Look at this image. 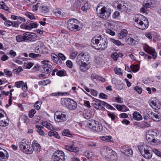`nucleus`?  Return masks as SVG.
I'll return each instance as SVG.
<instances>
[{
    "instance_id": "obj_1",
    "label": "nucleus",
    "mask_w": 161,
    "mask_h": 161,
    "mask_svg": "<svg viewBox=\"0 0 161 161\" xmlns=\"http://www.w3.org/2000/svg\"><path fill=\"white\" fill-rule=\"evenodd\" d=\"M108 43L107 38L101 35L94 36L91 41V45L95 49L100 50L106 48Z\"/></svg>"
},
{
    "instance_id": "obj_2",
    "label": "nucleus",
    "mask_w": 161,
    "mask_h": 161,
    "mask_svg": "<svg viewBox=\"0 0 161 161\" xmlns=\"http://www.w3.org/2000/svg\"><path fill=\"white\" fill-rule=\"evenodd\" d=\"M142 18L140 17H135L133 19L134 25L139 29L144 30L147 29L149 26V22L147 19L145 17Z\"/></svg>"
},
{
    "instance_id": "obj_3",
    "label": "nucleus",
    "mask_w": 161,
    "mask_h": 161,
    "mask_svg": "<svg viewBox=\"0 0 161 161\" xmlns=\"http://www.w3.org/2000/svg\"><path fill=\"white\" fill-rule=\"evenodd\" d=\"M138 149L143 157L147 159H150L152 156L151 152L150 151L152 150V147L147 145L143 146L139 145Z\"/></svg>"
},
{
    "instance_id": "obj_4",
    "label": "nucleus",
    "mask_w": 161,
    "mask_h": 161,
    "mask_svg": "<svg viewBox=\"0 0 161 161\" xmlns=\"http://www.w3.org/2000/svg\"><path fill=\"white\" fill-rule=\"evenodd\" d=\"M88 125L89 128L95 132H100L103 130L102 124L94 120L90 121L88 123Z\"/></svg>"
},
{
    "instance_id": "obj_5",
    "label": "nucleus",
    "mask_w": 161,
    "mask_h": 161,
    "mask_svg": "<svg viewBox=\"0 0 161 161\" xmlns=\"http://www.w3.org/2000/svg\"><path fill=\"white\" fill-rule=\"evenodd\" d=\"M97 11L98 16L104 19H108L111 13L110 11L105 7H103L99 10H98V7H97Z\"/></svg>"
},
{
    "instance_id": "obj_6",
    "label": "nucleus",
    "mask_w": 161,
    "mask_h": 161,
    "mask_svg": "<svg viewBox=\"0 0 161 161\" xmlns=\"http://www.w3.org/2000/svg\"><path fill=\"white\" fill-rule=\"evenodd\" d=\"M19 147L23 152L27 154L32 153L34 150L32 146L26 143L25 142H20L19 143Z\"/></svg>"
},
{
    "instance_id": "obj_7",
    "label": "nucleus",
    "mask_w": 161,
    "mask_h": 161,
    "mask_svg": "<svg viewBox=\"0 0 161 161\" xmlns=\"http://www.w3.org/2000/svg\"><path fill=\"white\" fill-rule=\"evenodd\" d=\"M64 153L60 150L55 151L52 157V161H64Z\"/></svg>"
},
{
    "instance_id": "obj_8",
    "label": "nucleus",
    "mask_w": 161,
    "mask_h": 161,
    "mask_svg": "<svg viewBox=\"0 0 161 161\" xmlns=\"http://www.w3.org/2000/svg\"><path fill=\"white\" fill-rule=\"evenodd\" d=\"M54 119L57 122H62L66 120V115L64 112L56 111L54 114Z\"/></svg>"
},
{
    "instance_id": "obj_9",
    "label": "nucleus",
    "mask_w": 161,
    "mask_h": 161,
    "mask_svg": "<svg viewBox=\"0 0 161 161\" xmlns=\"http://www.w3.org/2000/svg\"><path fill=\"white\" fill-rule=\"evenodd\" d=\"M76 62L78 64H80L82 62L90 63L89 58L83 52L79 54L77 56Z\"/></svg>"
},
{
    "instance_id": "obj_10",
    "label": "nucleus",
    "mask_w": 161,
    "mask_h": 161,
    "mask_svg": "<svg viewBox=\"0 0 161 161\" xmlns=\"http://www.w3.org/2000/svg\"><path fill=\"white\" fill-rule=\"evenodd\" d=\"M75 20L77 21V19H69L68 21L67 27L69 30L74 31H76L79 30V26L75 24Z\"/></svg>"
},
{
    "instance_id": "obj_11",
    "label": "nucleus",
    "mask_w": 161,
    "mask_h": 161,
    "mask_svg": "<svg viewBox=\"0 0 161 161\" xmlns=\"http://www.w3.org/2000/svg\"><path fill=\"white\" fill-rule=\"evenodd\" d=\"M144 51L148 54H151L153 58L155 59L157 56V54L155 50V49L149 46L148 45H146L144 47Z\"/></svg>"
},
{
    "instance_id": "obj_12",
    "label": "nucleus",
    "mask_w": 161,
    "mask_h": 161,
    "mask_svg": "<svg viewBox=\"0 0 161 161\" xmlns=\"http://www.w3.org/2000/svg\"><path fill=\"white\" fill-rule=\"evenodd\" d=\"M46 62L47 61H42L43 65L42 66L41 70L42 72L48 74L51 71L52 66L50 65L47 64Z\"/></svg>"
},
{
    "instance_id": "obj_13",
    "label": "nucleus",
    "mask_w": 161,
    "mask_h": 161,
    "mask_svg": "<svg viewBox=\"0 0 161 161\" xmlns=\"http://www.w3.org/2000/svg\"><path fill=\"white\" fill-rule=\"evenodd\" d=\"M112 152V149L107 147H104L101 149V153L102 156L107 159Z\"/></svg>"
},
{
    "instance_id": "obj_14",
    "label": "nucleus",
    "mask_w": 161,
    "mask_h": 161,
    "mask_svg": "<svg viewBox=\"0 0 161 161\" xmlns=\"http://www.w3.org/2000/svg\"><path fill=\"white\" fill-rule=\"evenodd\" d=\"M67 101L68 103L66 104V106L68 108L72 110L76 109L77 104L75 101L70 99H67Z\"/></svg>"
},
{
    "instance_id": "obj_15",
    "label": "nucleus",
    "mask_w": 161,
    "mask_h": 161,
    "mask_svg": "<svg viewBox=\"0 0 161 161\" xmlns=\"http://www.w3.org/2000/svg\"><path fill=\"white\" fill-rule=\"evenodd\" d=\"M53 15L56 16L63 18L66 16L67 14L61 9L59 8H56L53 10Z\"/></svg>"
},
{
    "instance_id": "obj_16",
    "label": "nucleus",
    "mask_w": 161,
    "mask_h": 161,
    "mask_svg": "<svg viewBox=\"0 0 161 161\" xmlns=\"http://www.w3.org/2000/svg\"><path fill=\"white\" fill-rule=\"evenodd\" d=\"M30 33L29 32H26L23 34L24 42H30L32 41L33 38L36 37L35 34Z\"/></svg>"
},
{
    "instance_id": "obj_17",
    "label": "nucleus",
    "mask_w": 161,
    "mask_h": 161,
    "mask_svg": "<svg viewBox=\"0 0 161 161\" xmlns=\"http://www.w3.org/2000/svg\"><path fill=\"white\" fill-rule=\"evenodd\" d=\"M147 115L150 117H151L155 121H158V119L161 118V116L159 114H157L156 112H153L152 111L148 110L147 111Z\"/></svg>"
},
{
    "instance_id": "obj_18",
    "label": "nucleus",
    "mask_w": 161,
    "mask_h": 161,
    "mask_svg": "<svg viewBox=\"0 0 161 161\" xmlns=\"http://www.w3.org/2000/svg\"><path fill=\"white\" fill-rule=\"evenodd\" d=\"M102 103L103 101H101L100 100L96 99L94 101V103H93L94 107L96 108H97L102 110H104L105 108L103 106Z\"/></svg>"
},
{
    "instance_id": "obj_19",
    "label": "nucleus",
    "mask_w": 161,
    "mask_h": 161,
    "mask_svg": "<svg viewBox=\"0 0 161 161\" xmlns=\"http://www.w3.org/2000/svg\"><path fill=\"white\" fill-rule=\"evenodd\" d=\"M150 105L154 109H158L160 108V103L158 100L154 99L151 101Z\"/></svg>"
},
{
    "instance_id": "obj_20",
    "label": "nucleus",
    "mask_w": 161,
    "mask_h": 161,
    "mask_svg": "<svg viewBox=\"0 0 161 161\" xmlns=\"http://www.w3.org/2000/svg\"><path fill=\"white\" fill-rule=\"evenodd\" d=\"M89 63L82 62L80 64H78L80 65V69L81 71H86L90 68L89 65Z\"/></svg>"
},
{
    "instance_id": "obj_21",
    "label": "nucleus",
    "mask_w": 161,
    "mask_h": 161,
    "mask_svg": "<svg viewBox=\"0 0 161 161\" xmlns=\"http://www.w3.org/2000/svg\"><path fill=\"white\" fill-rule=\"evenodd\" d=\"M117 159L116 153L112 150V152L110 153V154L107 160L109 161H117Z\"/></svg>"
},
{
    "instance_id": "obj_22",
    "label": "nucleus",
    "mask_w": 161,
    "mask_h": 161,
    "mask_svg": "<svg viewBox=\"0 0 161 161\" xmlns=\"http://www.w3.org/2000/svg\"><path fill=\"white\" fill-rule=\"evenodd\" d=\"M161 143V135L158 134L154 137L153 144L154 145H158Z\"/></svg>"
},
{
    "instance_id": "obj_23",
    "label": "nucleus",
    "mask_w": 161,
    "mask_h": 161,
    "mask_svg": "<svg viewBox=\"0 0 161 161\" xmlns=\"http://www.w3.org/2000/svg\"><path fill=\"white\" fill-rule=\"evenodd\" d=\"M5 153L0 151V161H6L8 158V153L6 150Z\"/></svg>"
},
{
    "instance_id": "obj_24",
    "label": "nucleus",
    "mask_w": 161,
    "mask_h": 161,
    "mask_svg": "<svg viewBox=\"0 0 161 161\" xmlns=\"http://www.w3.org/2000/svg\"><path fill=\"white\" fill-rule=\"evenodd\" d=\"M117 8L119 10L123 11L126 9L125 4L122 2H118L117 3Z\"/></svg>"
},
{
    "instance_id": "obj_25",
    "label": "nucleus",
    "mask_w": 161,
    "mask_h": 161,
    "mask_svg": "<svg viewBox=\"0 0 161 161\" xmlns=\"http://www.w3.org/2000/svg\"><path fill=\"white\" fill-rule=\"evenodd\" d=\"M38 25V24L36 22L31 23L29 25H25L24 28L26 30H30L32 28H36Z\"/></svg>"
},
{
    "instance_id": "obj_26",
    "label": "nucleus",
    "mask_w": 161,
    "mask_h": 161,
    "mask_svg": "<svg viewBox=\"0 0 161 161\" xmlns=\"http://www.w3.org/2000/svg\"><path fill=\"white\" fill-rule=\"evenodd\" d=\"M65 147L66 149L70 152L76 153L79 151V149L77 147H74L73 146L66 145Z\"/></svg>"
},
{
    "instance_id": "obj_27",
    "label": "nucleus",
    "mask_w": 161,
    "mask_h": 161,
    "mask_svg": "<svg viewBox=\"0 0 161 161\" xmlns=\"http://www.w3.org/2000/svg\"><path fill=\"white\" fill-rule=\"evenodd\" d=\"M153 0H144L143 2V6L146 8H150L152 6Z\"/></svg>"
},
{
    "instance_id": "obj_28",
    "label": "nucleus",
    "mask_w": 161,
    "mask_h": 161,
    "mask_svg": "<svg viewBox=\"0 0 161 161\" xmlns=\"http://www.w3.org/2000/svg\"><path fill=\"white\" fill-rule=\"evenodd\" d=\"M127 33L128 32L126 30H122L118 34V37L119 39H123L126 36Z\"/></svg>"
},
{
    "instance_id": "obj_29",
    "label": "nucleus",
    "mask_w": 161,
    "mask_h": 161,
    "mask_svg": "<svg viewBox=\"0 0 161 161\" xmlns=\"http://www.w3.org/2000/svg\"><path fill=\"white\" fill-rule=\"evenodd\" d=\"M41 124L50 130L54 129L53 126L50 123L47 121L42 122Z\"/></svg>"
},
{
    "instance_id": "obj_30",
    "label": "nucleus",
    "mask_w": 161,
    "mask_h": 161,
    "mask_svg": "<svg viewBox=\"0 0 161 161\" xmlns=\"http://www.w3.org/2000/svg\"><path fill=\"white\" fill-rule=\"evenodd\" d=\"M82 115L84 118L87 119H90L92 116V114L90 113V111L87 110H84L83 111Z\"/></svg>"
},
{
    "instance_id": "obj_31",
    "label": "nucleus",
    "mask_w": 161,
    "mask_h": 161,
    "mask_svg": "<svg viewBox=\"0 0 161 161\" xmlns=\"http://www.w3.org/2000/svg\"><path fill=\"white\" fill-rule=\"evenodd\" d=\"M41 13L43 15H46L49 11V8L45 6H42L40 8Z\"/></svg>"
},
{
    "instance_id": "obj_32",
    "label": "nucleus",
    "mask_w": 161,
    "mask_h": 161,
    "mask_svg": "<svg viewBox=\"0 0 161 161\" xmlns=\"http://www.w3.org/2000/svg\"><path fill=\"white\" fill-rule=\"evenodd\" d=\"M48 135L50 137L53 136L58 139L60 138V136L58 135V133L57 132L53 130H51L48 133Z\"/></svg>"
},
{
    "instance_id": "obj_33",
    "label": "nucleus",
    "mask_w": 161,
    "mask_h": 161,
    "mask_svg": "<svg viewBox=\"0 0 161 161\" xmlns=\"http://www.w3.org/2000/svg\"><path fill=\"white\" fill-rule=\"evenodd\" d=\"M133 118L136 120H140L142 119L141 115L137 112H135L133 114Z\"/></svg>"
},
{
    "instance_id": "obj_34",
    "label": "nucleus",
    "mask_w": 161,
    "mask_h": 161,
    "mask_svg": "<svg viewBox=\"0 0 161 161\" xmlns=\"http://www.w3.org/2000/svg\"><path fill=\"white\" fill-rule=\"evenodd\" d=\"M154 137V135L152 134H147L146 136V139L148 142H151L153 143Z\"/></svg>"
},
{
    "instance_id": "obj_35",
    "label": "nucleus",
    "mask_w": 161,
    "mask_h": 161,
    "mask_svg": "<svg viewBox=\"0 0 161 161\" xmlns=\"http://www.w3.org/2000/svg\"><path fill=\"white\" fill-rule=\"evenodd\" d=\"M123 153L126 156H130L133 154V151L132 150L128 148H127L126 150H124V152Z\"/></svg>"
},
{
    "instance_id": "obj_36",
    "label": "nucleus",
    "mask_w": 161,
    "mask_h": 161,
    "mask_svg": "<svg viewBox=\"0 0 161 161\" xmlns=\"http://www.w3.org/2000/svg\"><path fill=\"white\" fill-rule=\"evenodd\" d=\"M34 150L36 152H39L41 150L40 145L38 143H36L34 144L32 146Z\"/></svg>"
},
{
    "instance_id": "obj_37",
    "label": "nucleus",
    "mask_w": 161,
    "mask_h": 161,
    "mask_svg": "<svg viewBox=\"0 0 161 161\" xmlns=\"http://www.w3.org/2000/svg\"><path fill=\"white\" fill-rule=\"evenodd\" d=\"M83 2L82 0H79L76 1L74 3L73 6L76 8H78L82 4V3Z\"/></svg>"
},
{
    "instance_id": "obj_38",
    "label": "nucleus",
    "mask_w": 161,
    "mask_h": 161,
    "mask_svg": "<svg viewBox=\"0 0 161 161\" xmlns=\"http://www.w3.org/2000/svg\"><path fill=\"white\" fill-rule=\"evenodd\" d=\"M130 68L133 72H137L139 69V66L138 65H132L130 66Z\"/></svg>"
},
{
    "instance_id": "obj_39",
    "label": "nucleus",
    "mask_w": 161,
    "mask_h": 161,
    "mask_svg": "<svg viewBox=\"0 0 161 161\" xmlns=\"http://www.w3.org/2000/svg\"><path fill=\"white\" fill-rule=\"evenodd\" d=\"M62 135L64 136L70 137L72 136V134L70 133L68 130H65L62 132Z\"/></svg>"
},
{
    "instance_id": "obj_40",
    "label": "nucleus",
    "mask_w": 161,
    "mask_h": 161,
    "mask_svg": "<svg viewBox=\"0 0 161 161\" xmlns=\"http://www.w3.org/2000/svg\"><path fill=\"white\" fill-rule=\"evenodd\" d=\"M110 41L115 44L117 46H119L120 45L124 46V44H122L121 43L119 40H116L114 39L111 38Z\"/></svg>"
},
{
    "instance_id": "obj_41",
    "label": "nucleus",
    "mask_w": 161,
    "mask_h": 161,
    "mask_svg": "<svg viewBox=\"0 0 161 161\" xmlns=\"http://www.w3.org/2000/svg\"><path fill=\"white\" fill-rule=\"evenodd\" d=\"M85 156L88 158H91L94 155L93 152L89 151H86L85 153Z\"/></svg>"
},
{
    "instance_id": "obj_42",
    "label": "nucleus",
    "mask_w": 161,
    "mask_h": 161,
    "mask_svg": "<svg viewBox=\"0 0 161 161\" xmlns=\"http://www.w3.org/2000/svg\"><path fill=\"white\" fill-rule=\"evenodd\" d=\"M23 35H18L16 36V41L18 42H24Z\"/></svg>"
},
{
    "instance_id": "obj_43",
    "label": "nucleus",
    "mask_w": 161,
    "mask_h": 161,
    "mask_svg": "<svg viewBox=\"0 0 161 161\" xmlns=\"http://www.w3.org/2000/svg\"><path fill=\"white\" fill-rule=\"evenodd\" d=\"M102 103L103 104H102L103 105V106H104L108 109H110L111 110H115V109L112 106L104 102H103V103Z\"/></svg>"
},
{
    "instance_id": "obj_44",
    "label": "nucleus",
    "mask_w": 161,
    "mask_h": 161,
    "mask_svg": "<svg viewBox=\"0 0 161 161\" xmlns=\"http://www.w3.org/2000/svg\"><path fill=\"white\" fill-rule=\"evenodd\" d=\"M116 108L119 111L122 110V109L125 108V110H127V108L124 105H120L117 104L116 107Z\"/></svg>"
},
{
    "instance_id": "obj_45",
    "label": "nucleus",
    "mask_w": 161,
    "mask_h": 161,
    "mask_svg": "<svg viewBox=\"0 0 161 161\" xmlns=\"http://www.w3.org/2000/svg\"><path fill=\"white\" fill-rule=\"evenodd\" d=\"M8 125V122L0 119V125L3 127H5L7 126Z\"/></svg>"
},
{
    "instance_id": "obj_46",
    "label": "nucleus",
    "mask_w": 161,
    "mask_h": 161,
    "mask_svg": "<svg viewBox=\"0 0 161 161\" xmlns=\"http://www.w3.org/2000/svg\"><path fill=\"white\" fill-rule=\"evenodd\" d=\"M89 8V5L87 2H86L84 3V5L81 7V9L82 11H86Z\"/></svg>"
},
{
    "instance_id": "obj_47",
    "label": "nucleus",
    "mask_w": 161,
    "mask_h": 161,
    "mask_svg": "<svg viewBox=\"0 0 161 161\" xmlns=\"http://www.w3.org/2000/svg\"><path fill=\"white\" fill-rule=\"evenodd\" d=\"M101 139L103 141L106 142H109L111 141L112 137L111 136H102L101 137Z\"/></svg>"
},
{
    "instance_id": "obj_48",
    "label": "nucleus",
    "mask_w": 161,
    "mask_h": 161,
    "mask_svg": "<svg viewBox=\"0 0 161 161\" xmlns=\"http://www.w3.org/2000/svg\"><path fill=\"white\" fill-rule=\"evenodd\" d=\"M49 80H47L43 81H40L38 82V84L39 85L46 86L47 84L49 83Z\"/></svg>"
},
{
    "instance_id": "obj_49",
    "label": "nucleus",
    "mask_w": 161,
    "mask_h": 161,
    "mask_svg": "<svg viewBox=\"0 0 161 161\" xmlns=\"http://www.w3.org/2000/svg\"><path fill=\"white\" fill-rule=\"evenodd\" d=\"M121 70V69L120 68H115L114 69L115 73L117 75L122 74Z\"/></svg>"
},
{
    "instance_id": "obj_50",
    "label": "nucleus",
    "mask_w": 161,
    "mask_h": 161,
    "mask_svg": "<svg viewBox=\"0 0 161 161\" xmlns=\"http://www.w3.org/2000/svg\"><path fill=\"white\" fill-rule=\"evenodd\" d=\"M36 111L34 109H32L29 112V116L30 118H32L34 114L36 113Z\"/></svg>"
},
{
    "instance_id": "obj_51",
    "label": "nucleus",
    "mask_w": 161,
    "mask_h": 161,
    "mask_svg": "<svg viewBox=\"0 0 161 161\" xmlns=\"http://www.w3.org/2000/svg\"><path fill=\"white\" fill-rule=\"evenodd\" d=\"M21 118L22 120L24 121L25 123H27L29 121V119L28 117L25 115H21Z\"/></svg>"
},
{
    "instance_id": "obj_52",
    "label": "nucleus",
    "mask_w": 161,
    "mask_h": 161,
    "mask_svg": "<svg viewBox=\"0 0 161 161\" xmlns=\"http://www.w3.org/2000/svg\"><path fill=\"white\" fill-rule=\"evenodd\" d=\"M66 74L65 71L63 70L59 71L57 73V75L60 76H64L66 75Z\"/></svg>"
},
{
    "instance_id": "obj_53",
    "label": "nucleus",
    "mask_w": 161,
    "mask_h": 161,
    "mask_svg": "<svg viewBox=\"0 0 161 161\" xmlns=\"http://www.w3.org/2000/svg\"><path fill=\"white\" fill-rule=\"evenodd\" d=\"M41 3H37L35 5H33L32 7V10L33 11H37L39 8L41 7Z\"/></svg>"
},
{
    "instance_id": "obj_54",
    "label": "nucleus",
    "mask_w": 161,
    "mask_h": 161,
    "mask_svg": "<svg viewBox=\"0 0 161 161\" xmlns=\"http://www.w3.org/2000/svg\"><path fill=\"white\" fill-rule=\"evenodd\" d=\"M15 86L17 88L20 87L24 84L23 81H20L16 82L15 83Z\"/></svg>"
},
{
    "instance_id": "obj_55",
    "label": "nucleus",
    "mask_w": 161,
    "mask_h": 161,
    "mask_svg": "<svg viewBox=\"0 0 161 161\" xmlns=\"http://www.w3.org/2000/svg\"><path fill=\"white\" fill-rule=\"evenodd\" d=\"M25 15L31 19H32L34 18V16L33 14L30 12H26Z\"/></svg>"
},
{
    "instance_id": "obj_56",
    "label": "nucleus",
    "mask_w": 161,
    "mask_h": 161,
    "mask_svg": "<svg viewBox=\"0 0 161 161\" xmlns=\"http://www.w3.org/2000/svg\"><path fill=\"white\" fill-rule=\"evenodd\" d=\"M42 103L41 102L37 101L34 104V107L37 110L39 109L41 106Z\"/></svg>"
},
{
    "instance_id": "obj_57",
    "label": "nucleus",
    "mask_w": 161,
    "mask_h": 161,
    "mask_svg": "<svg viewBox=\"0 0 161 161\" xmlns=\"http://www.w3.org/2000/svg\"><path fill=\"white\" fill-rule=\"evenodd\" d=\"M58 55L55 54L54 53H53L51 55V57L52 59H53L54 62L55 63L56 62L57 59L58 58Z\"/></svg>"
},
{
    "instance_id": "obj_58",
    "label": "nucleus",
    "mask_w": 161,
    "mask_h": 161,
    "mask_svg": "<svg viewBox=\"0 0 161 161\" xmlns=\"http://www.w3.org/2000/svg\"><path fill=\"white\" fill-rule=\"evenodd\" d=\"M135 40L131 37L129 38L126 40V42L129 44H132Z\"/></svg>"
},
{
    "instance_id": "obj_59",
    "label": "nucleus",
    "mask_w": 161,
    "mask_h": 161,
    "mask_svg": "<svg viewBox=\"0 0 161 161\" xmlns=\"http://www.w3.org/2000/svg\"><path fill=\"white\" fill-rule=\"evenodd\" d=\"M3 3V4H0V8L3 9L6 11H8L9 9V8L6 6Z\"/></svg>"
},
{
    "instance_id": "obj_60",
    "label": "nucleus",
    "mask_w": 161,
    "mask_h": 161,
    "mask_svg": "<svg viewBox=\"0 0 161 161\" xmlns=\"http://www.w3.org/2000/svg\"><path fill=\"white\" fill-rule=\"evenodd\" d=\"M152 150L154 153L158 156L161 157V152L160 151L155 148H154Z\"/></svg>"
},
{
    "instance_id": "obj_61",
    "label": "nucleus",
    "mask_w": 161,
    "mask_h": 161,
    "mask_svg": "<svg viewBox=\"0 0 161 161\" xmlns=\"http://www.w3.org/2000/svg\"><path fill=\"white\" fill-rule=\"evenodd\" d=\"M115 100L116 102L122 103H123V101L122 100V98H121L120 97L118 96L117 97H115Z\"/></svg>"
},
{
    "instance_id": "obj_62",
    "label": "nucleus",
    "mask_w": 161,
    "mask_h": 161,
    "mask_svg": "<svg viewBox=\"0 0 161 161\" xmlns=\"http://www.w3.org/2000/svg\"><path fill=\"white\" fill-rule=\"evenodd\" d=\"M106 32L112 36H114L115 34V32L110 29H107L106 30Z\"/></svg>"
},
{
    "instance_id": "obj_63",
    "label": "nucleus",
    "mask_w": 161,
    "mask_h": 161,
    "mask_svg": "<svg viewBox=\"0 0 161 161\" xmlns=\"http://www.w3.org/2000/svg\"><path fill=\"white\" fill-rule=\"evenodd\" d=\"M111 57L114 60L116 61L118 58V54L117 53H114L111 54Z\"/></svg>"
},
{
    "instance_id": "obj_64",
    "label": "nucleus",
    "mask_w": 161,
    "mask_h": 161,
    "mask_svg": "<svg viewBox=\"0 0 161 161\" xmlns=\"http://www.w3.org/2000/svg\"><path fill=\"white\" fill-rule=\"evenodd\" d=\"M4 72L6 75L8 76H12V72L11 71H9L8 69H4Z\"/></svg>"
}]
</instances>
